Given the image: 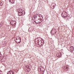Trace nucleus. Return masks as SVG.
Masks as SVG:
<instances>
[{"label": "nucleus", "mask_w": 74, "mask_h": 74, "mask_svg": "<svg viewBox=\"0 0 74 74\" xmlns=\"http://www.w3.org/2000/svg\"><path fill=\"white\" fill-rule=\"evenodd\" d=\"M33 21L34 22H35V23H36V24H40V23L42 22V21H40V20H38H38H36V21L35 19H34Z\"/></svg>", "instance_id": "2"}, {"label": "nucleus", "mask_w": 74, "mask_h": 74, "mask_svg": "<svg viewBox=\"0 0 74 74\" xmlns=\"http://www.w3.org/2000/svg\"><path fill=\"white\" fill-rule=\"evenodd\" d=\"M7 74H13V73L12 71H10L8 72Z\"/></svg>", "instance_id": "8"}, {"label": "nucleus", "mask_w": 74, "mask_h": 74, "mask_svg": "<svg viewBox=\"0 0 74 74\" xmlns=\"http://www.w3.org/2000/svg\"><path fill=\"white\" fill-rule=\"evenodd\" d=\"M60 56H62V54L61 53H60Z\"/></svg>", "instance_id": "23"}, {"label": "nucleus", "mask_w": 74, "mask_h": 74, "mask_svg": "<svg viewBox=\"0 0 74 74\" xmlns=\"http://www.w3.org/2000/svg\"><path fill=\"white\" fill-rule=\"evenodd\" d=\"M0 74H2V71H0Z\"/></svg>", "instance_id": "18"}, {"label": "nucleus", "mask_w": 74, "mask_h": 74, "mask_svg": "<svg viewBox=\"0 0 74 74\" xmlns=\"http://www.w3.org/2000/svg\"><path fill=\"white\" fill-rule=\"evenodd\" d=\"M42 45H43V43L41 44L40 46H41V47H42Z\"/></svg>", "instance_id": "19"}, {"label": "nucleus", "mask_w": 74, "mask_h": 74, "mask_svg": "<svg viewBox=\"0 0 74 74\" xmlns=\"http://www.w3.org/2000/svg\"><path fill=\"white\" fill-rule=\"evenodd\" d=\"M26 68L27 67H26Z\"/></svg>", "instance_id": "28"}, {"label": "nucleus", "mask_w": 74, "mask_h": 74, "mask_svg": "<svg viewBox=\"0 0 74 74\" xmlns=\"http://www.w3.org/2000/svg\"><path fill=\"white\" fill-rule=\"evenodd\" d=\"M56 7V4L55 3H53L51 5V8L53 9H54V8H55Z\"/></svg>", "instance_id": "5"}, {"label": "nucleus", "mask_w": 74, "mask_h": 74, "mask_svg": "<svg viewBox=\"0 0 74 74\" xmlns=\"http://www.w3.org/2000/svg\"><path fill=\"white\" fill-rule=\"evenodd\" d=\"M3 59H2V60H3Z\"/></svg>", "instance_id": "29"}, {"label": "nucleus", "mask_w": 74, "mask_h": 74, "mask_svg": "<svg viewBox=\"0 0 74 74\" xmlns=\"http://www.w3.org/2000/svg\"><path fill=\"white\" fill-rule=\"evenodd\" d=\"M21 9H18L17 10V11H18V12H21Z\"/></svg>", "instance_id": "13"}, {"label": "nucleus", "mask_w": 74, "mask_h": 74, "mask_svg": "<svg viewBox=\"0 0 74 74\" xmlns=\"http://www.w3.org/2000/svg\"><path fill=\"white\" fill-rule=\"evenodd\" d=\"M34 19H36V18H37V15H36V14L35 15H34Z\"/></svg>", "instance_id": "12"}, {"label": "nucleus", "mask_w": 74, "mask_h": 74, "mask_svg": "<svg viewBox=\"0 0 74 74\" xmlns=\"http://www.w3.org/2000/svg\"><path fill=\"white\" fill-rule=\"evenodd\" d=\"M16 40H19L20 41H21V37H17V38Z\"/></svg>", "instance_id": "11"}, {"label": "nucleus", "mask_w": 74, "mask_h": 74, "mask_svg": "<svg viewBox=\"0 0 74 74\" xmlns=\"http://www.w3.org/2000/svg\"><path fill=\"white\" fill-rule=\"evenodd\" d=\"M41 16V17H42V18H43V17H42V16Z\"/></svg>", "instance_id": "21"}, {"label": "nucleus", "mask_w": 74, "mask_h": 74, "mask_svg": "<svg viewBox=\"0 0 74 74\" xmlns=\"http://www.w3.org/2000/svg\"><path fill=\"white\" fill-rule=\"evenodd\" d=\"M18 14L20 16H22L23 15V13H22V12H20Z\"/></svg>", "instance_id": "10"}, {"label": "nucleus", "mask_w": 74, "mask_h": 74, "mask_svg": "<svg viewBox=\"0 0 74 74\" xmlns=\"http://www.w3.org/2000/svg\"><path fill=\"white\" fill-rule=\"evenodd\" d=\"M0 5H3V3H2L1 2H0Z\"/></svg>", "instance_id": "15"}, {"label": "nucleus", "mask_w": 74, "mask_h": 74, "mask_svg": "<svg viewBox=\"0 0 74 74\" xmlns=\"http://www.w3.org/2000/svg\"><path fill=\"white\" fill-rule=\"evenodd\" d=\"M20 10H21V11H22V8H21V9H20Z\"/></svg>", "instance_id": "24"}, {"label": "nucleus", "mask_w": 74, "mask_h": 74, "mask_svg": "<svg viewBox=\"0 0 74 74\" xmlns=\"http://www.w3.org/2000/svg\"><path fill=\"white\" fill-rule=\"evenodd\" d=\"M38 68V69H40V71L41 72L42 71L41 69H42V66H39Z\"/></svg>", "instance_id": "9"}, {"label": "nucleus", "mask_w": 74, "mask_h": 74, "mask_svg": "<svg viewBox=\"0 0 74 74\" xmlns=\"http://www.w3.org/2000/svg\"><path fill=\"white\" fill-rule=\"evenodd\" d=\"M43 72H44V71H43Z\"/></svg>", "instance_id": "27"}, {"label": "nucleus", "mask_w": 74, "mask_h": 74, "mask_svg": "<svg viewBox=\"0 0 74 74\" xmlns=\"http://www.w3.org/2000/svg\"><path fill=\"white\" fill-rule=\"evenodd\" d=\"M9 2L12 4H14L15 2V1L14 0H9Z\"/></svg>", "instance_id": "6"}, {"label": "nucleus", "mask_w": 74, "mask_h": 74, "mask_svg": "<svg viewBox=\"0 0 74 74\" xmlns=\"http://www.w3.org/2000/svg\"><path fill=\"white\" fill-rule=\"evenodd\" d=\"M24 15H25V12H24Z\"/></svg>", "instance_id": "22"}, {"label": "nucleus", "mask_w": 74, "mask_h": 74, "mask_svg": "<svg viewBox=\"0 0 74 74\" xmlns=\"http://www.w3.org/2000/svg\"><path fill=\"white\" fill-rule=\"evenodd\" d=\"M3 44H6V42L4 41V42H3Z\"/></svg>", "instance_id": "14"}, {"label": "nucleus", "mask_w": 74, "mask_h": 74, "mask_svg": "<svg viewBox=\"0 0 74 74\" xmlns=\"http://www.w3.org/2000/svg\"><path fill=\"white\" fill-rule=\"evenodd\" d=\"M66 14H67V13H66V12H62L61 15L62 17H65Z\"/></svg>", "instance_id": "4"}, {"label": "nucleus", "mask_w": 74, "mask_h": 74, "mask_svg": "<svg viewBox=\"0 0 74 74\" xmlns=\"http://www.w3.org/2000/svg\"><path fill=\"white\" fill-rule=\"evenodd\" d=\"M43 42H41V43H42V44H44V40H43Z\"/></svg>", "instance_id": "17"}, {"label": "nucleus", "mask_w": 74, "mask_h": 74, "mask_svg": "<svg viewBox=\"0 0 74 74\" xmlns=\"http://www.w3.org/2000/svg\"><path fill=\"white\" fill-rule=\"evenodd\" d=\"M40 38V37H39V38Z\"/></svg>", "instance_id": "26"}, {"label": "nucleus", "mask_w": 74, "mask_h": 74, "mask_svg": "<svg viewBox=\"0 0 74 74\" xmlns=\"http://www.w3.org/2000/svg\"><path fill=\"white\" fill-rule=\"evenodd\" d=\"M36 16L37 18H39L38 20H40V21H42V18H41V15L40 14L39 15V14H36Z\"/></svg>", "instance_id": "3"}, {"label": "nucleus", "mask_w": 74, "mask_h": 74, "mask_svg": "<svg viewBox=\"0 0 74 74\" xmlns=\"http://www.w3.org/2000/svg\"><path fill=\"white\" fill-rule=\"evenodd\" d=\"M16 21H14V22L13 21H11L10 22V25L12 26H16Z\"/></svg>", "instance_id": "1"}, {"label": "nucleus", "mask_w": 74, "mask_h": 74, "mask_svg": "<svg viewBox=\"0 0 74 74\" xmlns=\"http://www.w3.org/2000/svg\"><path fill=\"white\" fill-rule=\"evenodd\" d=\"M37 42H38L37 44H38V45H39V43H38V42H40V40H38L37 41Z\"/></svg>", "instance_id": "16"}, {"label": "nucleus", "mask_w": 74, "mask_h": 74, "mask_svg": "<svg viewBox=\"0 0 74 74\" xmlns=\"http://www.w3.org/2000/svg\"><path fill=\"white\" fill-rule=\"evenodd\" d=\"M41 39H42V41H44V40L43 39H42V38H41Z\"/></svg>", "instance_id": "20"}, {"label": "nucleus", "mask_w": 74, "mask_h": 74, "mask_svg": "<svg viewBox=\"0 0 74 74\" xmlns=\"http://www.w3.org/2000/svg\"><path fill=\"white\" fill-rule=\"evenodd\" d=\"M70 49L71 50V51H74V47L73 46L71 47Z\"/></svg>", "instance_id": "7"}, {"label": "nucleus", "mask_w": 74, "mask_h": 74, "mask_svg": "<svg viewBox=\"0 0 74 74\" xmlns=\"http://www.w3.org/2000/svg\"><path fill=\"white\" fill-rule=\"evenodd\" d=\"M27 69H29V67H27Z\"/></svg>", "instance_id": "25"}]
</instances>
